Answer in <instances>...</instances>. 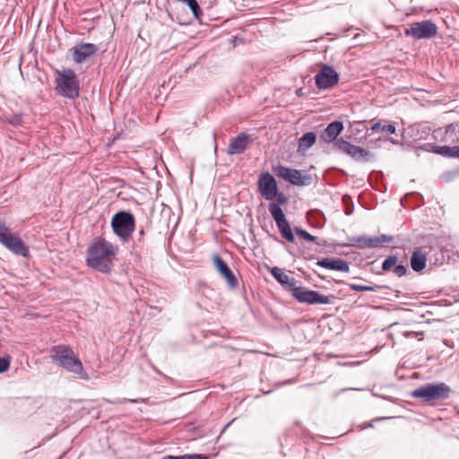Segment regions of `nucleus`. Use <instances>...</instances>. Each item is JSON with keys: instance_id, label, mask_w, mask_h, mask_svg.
Returning a JSON list of instances; mask_svg holds the SVG:
<instances>
[{"instance_id": "nucleus-27", "label": "nucleus", "mask_w": 459, "mask_h": 459, "mask_svg": "<svg viewBox=\"0 0 459 459\" xmlns=\"http://www.w3.org/2000/svg\"><path fill=\"white\" fill-rule=\"evenodd\" d=\"M434 152L445 157H453V147L449 146H436Z\"/></svg>"}, {"instance_id": "nucleus-32", "label": "nucleus", "mask_w": 459, "mask_h": 459, "mask_svg": "<svg viewBox=\"0 0 459 459\" xmlns=\"http://www.w3.org/2000/svg\"><path fill=\"white\" fill-rule=\"evenodd\" d=\"M274 199L277 202L276 204H278L279 206L280 204H284L287 202V197L285 196V195L281 192H279V190H277V194Z\"/></svg>"}, {"instance_id": "nucleus-15", "label": "nucleus", "mask_w": 459, "mask_h": 459, "mask_svg": "<svg viewBox=\"0 0 459 459\" xmlns=\"http://www.w3.org/2000/svg\"><path fill=\"white\" fill-rule=\"evenodd\" d=\"M212 261L216 270L225 278L228 284L232 288L237 287L238 280L224 260L219 255H215Z\"/></svg>"}, {"instance_id": "nucleus-11", "label": "nucleus", "mask_w": 459, "mask_h": 459, "mask_svg": "<svg viewBox=\"0 0 459 459\" xmlns=\"http://www.w3.org/2000/svg\"><path fill=\"white\" fill-rule=\"evenodd\" d=\"M335 146L341 152L348 154L358 161H368L370 160V152L357 145H353L351 143L340 138L335 142Z\"/></svg>"}, {"instance_id": "nucleus-5", "label": "nucleus", "mask_w": 459, "mask_h": 459, "mask_svg": "<svg viewBox=\"0 0 459 459\" xmlns=\"http://www.w3.org/2000/svg\"><path fill=\"white\" fill-rule=\"evenodd\" d=\"M111 227L114 233L123 242H126L132 237L135 228L134 217L130 212H117L112 217Z\"/></svg>"}, {"instance_id": "nucleus-6", "label": "nucleus", "mask_w": 459, "mask_h": 459, "mask_svg": "<svg viewBox=\"0 0 459 459\" xmlns=\"http://www.w3.org/2000/svg\"><path fill=\"white\" fill-rule=\"evenodd\" d=\"M0 243L12 253L28 256L29 248L22 238L13 234L9 227L0 221Z\"/></svg>"}, {"instance_id": "nucleus-24", "label": "nucleus", "mask_w": 459, "mask_h": 459, "mask_svg": "<svg viewBox=\"0 0 459 459\" xmlns=\"http://www.w3.org/2000/svg\"><path fill=\"white\" fill-rule=\"evenodd\" d=\"M282 238H285L287 241L293 243L295 240L293 232L291 230V228L290 226L289 221L285 222L284 224H281L277 226Z\"/></svg>"}, {"instance_id": "nucleus-20", "label": "nucleus", "mask_w": 459, "mask_h": 459, "mask_svg": "<svg viewBox=\"0 0 459 459\" xmlns=\"http://www.w3.org/2000/svg\"><path fill=\"white\" fill-rule=\"evenodd\" d=\"M427 258L425 254L417 248L413 251L411 257V265L415 272L422 271L426 266Z\"/></svg>"}, {"instance_id": "nucleus-23", "label": "nucleus", "mask_w": 459, "mask_h": 459, "mask_svg": "<svg viewBox=\"0 0 459 459\" xmlns=\"http://www.w3.org/2000/svg\"><path fill=\"white\" fill-rule=\"evenodd\" d=\"M370 130L373 132L381 131V132L386 133L388 134H395V131H396L394 125H393V124L382 125L381 121L375 122L371 126Z\"/></svg>"}, {"instance_id": "nucleus-30", "label": "nucleus", "mask_w": 459, "mask_h": 459, "mask_svg": "<svg viewBox=\"0 0 459 459\" xmlns=\"http://www.w3.org/2000/svg\"><path fill=\"white\" fill-rule=\"evenodd\" d=\"M162 459H204L199 455H166Z\"/></svg>"}, {"instance_id": "nucleus-10", "label": "nucleus", "mask_w": 459, "mask_h": 459, "mask_svg": "<svg viewBox=\"0 0 459 459\" xmlns=\"http://www.w3.org/2000/svg\"><path fill=\"white\" fill-rule=\"evenodd\" d=\"M339 81V74L330 65H325L315 76L316 85L318 89L326 90L335 86Z\"/></svg>"}, {"instance_id": "nucleus-18", "label": "nucleus", "mask_w": 459, "mask_h": 459, "mask_svg": "<svg viewBox=\"0 0 459 459\" xmlns=\"http://www.w3.org/2000/svg\"><path fill=\"white\" fill-rule=\"evenodd\" d=\"M270 273L284 288L290 289L292 291V289L297 287L295 279L287 275L281 268L273 267L270 269Z\"/></svg>"}, {"instance_id": "nucleus-16", "label": "nucleus", "mask_w": 459, "mask_h": 459, "mask_svg": "<svg viewBox=\"0 0 459 459\" xmlns=\"http://www.w3.org/2000/svg\"><path fill=\"white\" fill-rule=\"evenodd\" d=\"M97 51L98 48L94 44L82 43L73 48V58L75 63L82 64Z\"/></svg>"}, {"instance_id": "nucleus-8", "label": "nucleus", "mask_w": 459, "mask_h": 459, "mask_svg": "<svg viewBox=\"0 0 459 459\" xmlns=\"http://www.w3.org/2000/svg\"><path fill=\"white\" fill-rule=\"evenodd\" d=\"M437 26L430 20L414 22L404 30V35L414 39H431L437 35Z\"/></svg>"}, {"instance_id": "nucleus-1", "label": "nucleus", "mask_w": 459, "mask_h": 459, "mask_svg": "<svg viewBox=\"0 0 459 459\" xmlns=\"http://www.w3.org/2000/svg\"><path fill=\"white\" fill-rule=\"evenodd\" d=\"M117 247L104 238H97L89 247L87 252V264L100 272L109 273Z\"/></svg>"}, {"instance_id": "nucleus-14", "label": "nucleus", "mask_w": 459, "mask_h": 459, "mask_svg": "<svg viewBox=\"0 0 459 459\" xmlns=\"http://www.w3.org/2000/svg\"><path fill=\"white\" fill-rule=\"evenodd\" d=\"M251 143L250 136L247 133H240L236 137L230 140L227 149V153L230 155L241 154L247 148Z\"/></svg>"}, {"instance_id": "nucleus-35", "label": "nucleus", "mask_w": 459, "mask_h": 459, "mask_svg": "<svg viewBox=\"0 0 459 459\" xmlns=\"http://www.w3.org/2000/svg\"><path fill=\"white\" fill-rule=\"evenodd\" d=\"M411 333L406 332V333H404V336H406V337H410V336H411Z\"/></svg>"}, {"instance_id": "nucleus-28", "label": "nucleus", "mask_w": 459, "mask_h": 459, "mask_svg": "<svg viewBox=\"0 0 459 459\" xmlns=\"http://www.w3.org/2000/svg\"><path fill=\"white\" fill-rule=\"evenodd\" d=\"M397 263V257L394 255H389L382 264L383 271H389L391 268L394 267Z\"/></svg>"}, {"instance_id": "nucleus-13", "label": "nucleus", "mask_w": 459, "mask_h": 459, "mask_svg": "<svg viewBox=\"0 0 459 459\" xmlns=\"http://www.w3.org/2000/svg\"><path fill=\"white\" fill-rule=\"evenodd\" d=\"M394 240L393 236L389 235H380L377 237H357L352 238L351 241L353 242V245H357L360 248H373L377 247L382 243H390Z\"/></svg>"}, {"instance_id": "nucleus-2", "label": "nucleus", "mask_w": 459, "mask_h": 459, "mask_svg": "<svg viewBox=\"0 0 459 459\" xmlns=\"http://www.w3.org/2000/svg\"><path fill=\"white\" fill-rule=\"evenodd\" d=\"M50 357L53 363L70 373L77 375L79 378L84 380L89 378L82 361L69 346L56 345L52 347Z\"/></svg>"}, {"instance_id": "nucleus-19", "label": "nucleus", "mask_w": 459, "mask_h": 459, "mask_svg": "<svg viewBox=\"0 0 459 459\" xmlns=\"http://www.w3.org/2000/svg\"><path fill=\"white\" fill-rule=\"evenodd\" d=\"M342 130H343V125L342 122L333 121V122L330 123L326 126L325 133L323 134L325 142L331 143V142L334 141V143H335L338 140L337 136L342 133Z\"/></svg>"}, {"instance_id": "nucleus-17", "label": "nucleus", "mask_w": 459, "mask_h": 459, "mask_svg": "<svg viewBox=\"0 0 459 459\" xmlns=\"http://www.w3.org/2000/svg\"><path fill=\"white\" fill-rule=\"evenodd\" d=\"M316 264L320 267L333 270V271H338V272H344L348 273L350 271L349 264L340 258H333V259H328L324 258L319 260Z\"/></svg>"}, {"instance_id": "nucleus-31", "label": "nucleus", "mask_w": 459, "mask_h": 459, "mask_svg": "<svg viewBox=\"0 0 459 459\" xmlns=\"http://www.w3.org/2000/svg\"><path fill=\"white\" fill-rule=\"evenodd\" d=\"M394 273L399 277L403 276L407 273V267L403 264H395L394 267Z\"/></svg>"}, {"instance_id": "nucleus-4", "label": "nucleus", "mask_w": 459, "mask_h": 459, "mask_svg": "<svg viewBox=\"0 0 459 459\" xmlns=\"http://www.w3.org/2000/svg\"><path fill=\"white\" fill-rule=\"evenodd\" d=\"M451 388L444 382L437 384H426L411 393V396L421 400L423 403L433 404L435 402L443 401L449 397Z\"/></svg>"}, {"instance_id": "nucleus-12", "label": "nucleus", "mask_w": 459, "mask_h": 459, "mask_svg": "<svg viewBox=\"0 0 459 459\" xmlns=\"http://www.w3.org/2000/svg\"><path fill=\"white\" fill-rule=\"evenodd\" d=\"M260 194L266 200H274L277 194V182L273 175L269 172H264L259 176L257 182Z\"/></svg>"}, {"instance_id": "nucleus-7", "label": "nucleus", "mask_w": 459, "mask_h": 459, "mask_svg": "<svg viewBox=\"0 0 459 459\" xmlns=\"http://www.w3.org/2000/svg\"><path fill=\"white\" fill-rule=\"evenodd\" d=\"M292 297L300 303L308 305L333 304L335 297L333 295H324L319 291L307 290L303 287L292 289Z\"/></svg>"}, {"instance_id": "nucleus-26", "label": "nucleus", "mask_w": 459, "mask_h": 459, "mask_svg": "<svg viewBox=\"0 0 459 459\" xmlns=\"http://www.w3.org/2000/svg\"><path fill=\"white\" fill-rule=\"evenodd\" d=\"M294 230L299 238H303L306 241H308V242H316V238L315 236L311 235L307 230H305L301 228L297 227L294 229Z\"/></svg>"}, {"instance_id": "nucleus-29", "label": "nucleus", "mask_w": 459, "mask_h": 459, "mask_svg": "<svg viewBox=\"0 0 459 459\" xmlns=\"http://www.w3.org/2000/svg\"><path fill=\"white\" fill-rule=\"evenodd\" d=\"M12 357L10 355H5L0 357V374L5 372L10 368Z\"/></svg>"}, {"instance_id": "nucleus-22", "label": "nucleus", "mask_w": 459, "mask_h": 459, "mask_svg": "<svg viewBox=\"0 0 459 459\" xmlns=\"http://www.w3.org/2000/svg\"><path fill=\"white\" fill-rule=\"evenodd\" d=\"M269 212L276 222V225L284 224L287 222V219L282 209L276 204L273 203L269 204Z\"/></svg>"}, {"instance_id": "nucleus-34", "label": "nucleus", "mask_w": 459, "mask_h": 459, "mask_svg": "<svg viewBox=\"0 0 459 459\" xmlns=\"http://www.w3.org/2000/svg\"><path fill=\"white\" fill-rule=\"evenodd\" d=\"M133 402V403H136L137 401L136 400H126V399H122V400H117L115 402H112L113 403H126V402Z\"/></svg>"}, {"instance_id": "nucleus-3", "label": "nucleus", "mask_w": 459, "mask_h": 459, "mask_svg": "<svg viewBox=\"0 0 459 459\" xmlns=\"http://www.w3.org/2000/svg\"><path fill=\"white\" fill-rule=\"evenodd\" d=\"M55 82V90L62 97L73 100L79 96L80 82L73 69L56 71Z\"/></svg>"}, {"instance_id": "nucleus-21", "label": "nucleus", "mask_w": 459, "mask_h": 459, "mask_svg": "<svg viewBox=\"0 0 459 459\" xmlns=\"http://www.w3.org/2000/svg\"><path fill=\"white\" fill-rule=\"evenodd\" d=\"M316 135L314 132H308L303 134L299 140L298 152L305 153L312 145L315 144Z\"/></svg>"}, {"instance_id": "nucleus-33", "label": "nucleus", "mask_w": 459, "mask_h": 459, "mask_svg": "<svg viewBox=\"0 0 459 459\" xmlns=\"http://www.w3.org/2000/svg\"><path fill=\"white\" fill-rule=\"evenodd\" d=\"M453 157H458L459 158V145L458 146H453Z\"/></svg>"}, {"instance_id": "nucleus-25", "label": "nucleus", "mask_w": 459, "mask_h": 459, "mask_svg": "<svg viewBox=\"0 0 459 459\" xmlns=\"http://www.w3.org/2000/svg\"><path fill=\"white\" fill-rule=\"evenodd\" d=\"M348 286L351 290L356 291H375L377 289H379V286L377 285H359L355 283H350L348 284Z\"/></svg>"}, {"instance_id": "nucleus-9", "label": "nucleus", "mask_w": 459, "mask_h": 459, "mask_svg": "<svg viewBox=\"0 0 459 459\" xmlns=\"http://www.w3.org/2000/svg\"><path fill=\"white\" fill-rule=\"evenodd\" d=\"M273 172L278 178L292 185L307 186L310 183V177L298 169L280 165L273 168Z\"/></svg>"}]
</instances>
